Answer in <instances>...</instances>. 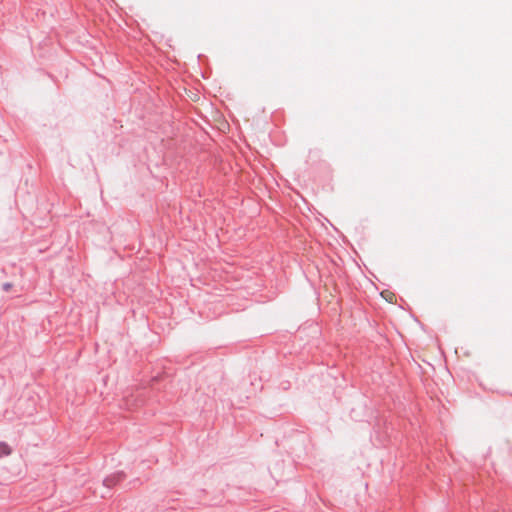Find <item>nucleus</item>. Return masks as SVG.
Here are the masks:
<instances>
[{
	"instance_id": "f257e3e1",
	"label": "nucleus",
	"mask_w": 512,
	"mask_h": 512,
	"mask_svg": "<svg viewBox=\"0 0 512 512\" xmlns=\"http://www.w3.org/2000/svg\"><path fill=\"white\" fill-rule=\"evenodd\" d=\"M381 297L386 300L388 303H396V295L394 292L390 290H384L381 292Z\"/></svg>"
},
{
	"instance_id": "f03ea898",
	"label": "nucleus",
	"mask_w": 512,
	"mask_h": 512,
	"mask_svg": "<svg viewBox=\"0 0 512 512\" xmlns=\"http://www.w3.org/2000/svg\"><path fill=\"white\" fill-rule=\"evenodd\" d=\"M11 453V447L6 442L0 441V458L4 456H9Z\"/></svg>"
}]
</instances>
